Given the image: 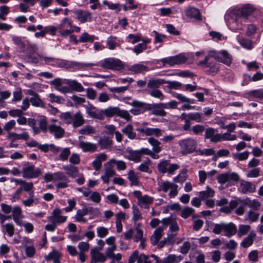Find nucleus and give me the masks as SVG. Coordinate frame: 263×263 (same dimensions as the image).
Listing matches in <instances>:
<instances>
[{
	"instance_id": "nucleus-58",
	"label": "nucleus",
	"mask_w": 263,
	"mask_h": 263,
	"mask_svg": "<svg viewBox=\"0 0 263 263\" xmlns=\"http://www.w3.org/2000/svg\"><path fill=\"white\" fill-rule=\"evenodd\" d=\"M70 154L69 148L66 147L63 148L59 155V159L62 161H66L67 160Z\"/></svg>"
},
{
	"instance_id": "nucleus-39",
	"label": "nucleus",
	"mask_w": 263,
	"mask_h": 263,
	"mask_svg": "<svg viewBox=\"0 0 263 263\" xmlns=\"http://www.w3.org/2000/svg\"><path fill=\"white\" fill-rule=\"evenodd\" d=\"M186 178L187 170L186 169H183L179 174L173 178V181L175 182L183 183L186 180Z\"/></svg>"
},
{
	"instance_id": "nucleus-63",
	"label": "nucleus",
	"mask_w": 263,
	"mask_h": 263,
	"mask_svg": "<svg viewBox=\"0 0 263 263\" xmlns=\"http://www.w3.org/2000/svg\"><path fill=\"white\" fill-rule=\"evenodd\" d=\"M13 98L12 100V102H18L22 99V92L21 88H17L16 90L13 92Z\"/></svg>"
},
{
	"instance_id": "nucleus-53",
	"label": "nucleus",
	"mask_w": 263,
	"mask_h": 263,
	"mask_svg": "<svg viewBox=\"0 0 263 263\" xmlns=\"http://www.w3.org/2000/svg\"><path fill=\"white\" fill-rule=\"evenodd\" d=\"M167 87L170 89H180L183 86L182 84L177 81H166Z\"/></svg>"
},
{
	"instance_id": "nucleus-9",
	"label": "nucleus",
	"mask_w": 263,
	"mask_h": 263,
	"mask_svg": "<svg viewBox=\"0 0 263 263\" xmlns=\"http://www.w3.org/2000/svg\"><path fill=\"white\" fill-rule=\"evenodd\" d=\"M65 88H63V93H69L72 91L81 92L82 91V87L80 83L75 80L66 79Z\"/></svg>"
},
{
	"instance_id": "nucleus-18",
	"label": "nucleus",
	"mask_w": 263,
	"mask_h": 263,
	"mask_svg": "<svg viewBox=\"0 0 263 263\" xmlns=\"http://www.w3.org/2000/svg\"><path fill=\"white\" fill-rule=\"evenodd\" d=\"M242 202L245 205L250 208L254 211H258L261 207L260 202L256 199L251 200L249 198H247L242 200Z\"/></svg>"
},
{
	"instance_id": "nucleus-14",
	"label": "nucleus",
	"mask_w": 263,
	"mask_h": 263,
	"mask_svg": "<svg viewBox=\"0 0 263 263\" xmlns=\"http://www.w3.org/2000/svg\"><path fill=\"white\" fill-rule=\"evenodd\" d=\"M147 110H151L153 115L160 117H165L166 115V112L162 110L159 103L157 104H147Z\"/></svg>"
},
{
	"instance_id": "nucleus-57",
	"label": "nucleus",
	"mask_w": 263,
	"mask_h": 263,
	"mask_svg": "<svg viewBox=\"0 0 263 263\" xmlns=\"http://www.w3.org/2000/svg\"><path fill=\"white\" fill-rule=\"evenodd\" d=\"M147 45L144 43H139L134 46L133 50L136 54H139L147 49Z\"/></svg>"
},
{
	"instance_id": "nucleus-11",
	"label": "nucleus",
	"mask_w": 263,
	"mask_h": 263,
	"mask_svg": "<svg viewBox=\"0 0 263 263\" xmlns=\"http://www.w3.org/2000/svg\"><path fill=\"white\" fill-rule=\"evenodd\" d=\"M239 190L242 194L253 193L255 192L256 186L251 182L241 180Z\"/></svg>"
},
{
	"instance_id": "nucleus-31",
	"label": "nucleus",
	"mask_w": 263,
	"mask_h": 263,
	"mask_svg": "<svg viewBox=\"0 0 263 263\" xmlns=\"http://www.w3.org/2000/svg\"><path fill=\"white\" fill-rule=\"evenodd\" d=\"M63 170L66 171V173L72 177H76L78 174V170L77 167L71 164L63 165L62 166Z\"/></svg>"
},
{
	"instance_id": "nucleus-48",
	"label": "nucleus",
	"mask_w": 263,
	"mask_h": 263,
	"mask_svg": "<svg viewBox=\"0 0 263 263\" xmlns=\"http://www.w3.org/2000/svg\"><path fill=\"white\" fill-rule=\"evenodd\" d=\"M60 117L66 124H69L72 123V116L70 112L62 113Z\"/></svg>"
},
{
	"instance_id": "nucleus-25",
	"label": "nucleus",
	"mask_w": 263,
	"mask_h": 263,
	"mask_svg": "<svg viewBox=\"0 0 263 263\" xmlns=\"http://www.w3.org/2000/svg\"><path fill=\"white\" fill-rule=\"evenodd\" d=\"M166 81L160 79H152L148 80L147 87L150 89H157L161 85L165 84Z\"/></svg>"
},
{
	"instance_id": "nucleus-51",
	"label": "nucleus",
	"mask_w": 263,
	"mask_h": 263,
	"mask_svg": "<svg viewBox=\"0 0 263 263\" xmlns=\"http://www.w3.org/2000/svg\"><path fill=\"white\" fill-rule=\"evenodd\" d=\"M248 94L250 96L261 100L263 99V89L253 90L249 91Z\"/></svg>"
},
{
	"instance_id": "nucleus-34",
	"label": "nucleus",
	"mask_w": 263,
	"mask_h": 263,
	"mask_svg": "<svg viewBox=\"0 0 263 263\" xmlns=\"http://www.w3.org/2000/svg\"><path fill=\"white\" fill-rule=\"evenodd\" d=\"M30 102L33 106L46 108L45 102L41 100L39 95H36L35 97H31Z\"/></svg>"
},
{
	"instance_id": "nucleus-15",
	"label": "nucleus",
	"mask_w": 263,
	"mask_h": 263,
	"mask_svg": "<svg viewBox=\"0 0 263 263\" xmlns=\"http://www.w3.org/2000/svg\"><path fill=\"white\" fill-rule=\"evenodd\" d=\"M48 130L50 134L54 135L55 139L62 138L65 134V130L63 128L54 124H50L48 126Z\"/></svg>"
},
{
	"instance_id": "nucleus-17",
	"label": "nucleus",
	"mask_w": 263,
	"mask_h": 263,
	"mask_svg": "<svg viewBox=\"0 0 263 263\" xmlns=\"http://www.w3.org/2000/svg\"><path fill=\"white\" fill-rule=\"evenodd\" d=\"M164 227H159L151 237V242L153 246L157 245L163 234Z\"/></svg>"
},
{
	"instance_id": "nucleus-6",
	"label": "nucleus",
	"mask_w": 263,
	"mask_h": 263,
	"mask_svg": "<svg viewBox=\"0 0 263 263\" xmlns=\"http://www.w3.org/2000/svg\"><path fill=\"white\" fill-rule=\"evenodd\" d=\"M187 58L184 53H180L175 56L163 58L161 60L163 65L168 64L171 66L175 65H179L184 63L186 62Z\"/></svg>"
},
{
	"instance_id": "nucleus-7",
	"label": "nucleus",
	"mask_w": 263,
	"mask_h": 263,
	"mask_svg": "<svg viewBox=\"0 0 263 263\" xmlns=\"http://www.w3.org/2000/svg\"><path fill=\"white\" fill-rule=\"evenodd\" d=\"M178 185L167 181H162L160 182L159 191L166 193L169 190L168 196L170 198H174L178 194Z\"/></svg>"
},
{
	"instance_id": "nucleus-56",
	"label": "nucleus",
	"mask_w": 263,
	"mask_h": 263,
	"mask_svg": "<svg viewBox=\"0 0 263 263\" xmlns=\"http://www.w3.org/2000/svg\"><path fill=\"white\" fill-rule=\"evenodd\" d=\"M7 233L9 237H12L14 235V227L13 223H8L2 226Z\"/></svg>"
},
{
	"instance_id": "nucleus-20",
	"label": "nucleus",
	"mask_w": 263,
	"mask_h": 263,
	"mask_svg": "<svg viewBox=\"0 0 263 263\" xmlns=\"http://www.w3.org/2000/svg\"><path fill=\"white\" fill-rule=\"evenodd\" d=\"M223 232L225 233V235L226 236L230 237L236 233V226L232 222H230L229 223H224Z\"/></svg>"
},
{
	"instance_id": "nucleus-2",
	"label": "nucleus",
	"mask_w": 263,
	"mask_h": 263,
	"mask_svg": "<svg viewBox=\"0 0 263 263\" xmlns=\"http://www.w3.org/2000/svg\"><path fill=\"white\" fill-rule=\"evenodd\" d=\"M209 55L214 58L216 61L228 66L231 65L233 60L232 55L226 50H211L209 52Z\"/></svg>"
},
{
	"instance_id": "nucleus-46",
	"label": "nucleus",
	"mask_w": 263,
	"mask_h": 263,
	"mask_svg": "<svg viewBox=\"0 0 263 263\" xmlns=\"http://www.w3.org/2000/svg\"><path fill=\"white\" fill-rule=\"evenodd\" d=\"M251 227L249 225L240 224L239 226L237 235L239 237H241L246 235L250 230Z\"/></svg>"
},
{
	"instance_id": "nucleus-59",
	"label": "nucleus",
	"mask_w": 263,
	"mask_h": 263,
	"mask_svg": "<svg viewBox=\"0 0 263 263\" xmlns=\"http://www.w3.org/2000/svg\"><path fill=\"white\" fill-rule=\"evenodd\" d=\"M129 86H121L118 87H110L108 90L112 92H116L119 94L124 93L128 89Z\"/></svg>"
},
{
	"instance_id": "nucleus-10",
	"label": "nucleus",
	"mask_w": 263,
	"mask_h": 263,
	"mask_svg": "<svg viewBox=\"0 0 263 263\" xmlns=\"http://www.w3.org/2000/svg\"><path fill=\"white\" fill-rule=\"evenodd\" d=\"M130 105L135 107L130 110V112L134 115H140L147 110L146 109L147 108V104L144 102L134 100L130 103Z\"/></svg>"
},
{
	"instance_id": "nucleus-4",
	"label": "nucleus",
	"mask_w": 263,
	"mask_h": 263,
	"mask_svg": "<svg viewBox=\"0 0 263 263\" xmlns=\"http://www.w3.org/2000/svg\"><path fill=\"white\" fill-rule=\"evenodd\" d=\"M180 168V166L176 163L171 164L170 160L162 159L157 164V169L162 174L167 173L172 175Z\"/></svg>"
},
{
	"instance_id": "nucleus-28",
	"label": "nucleus",
	"mask_w": 263,
	"mask_h": 263,
	"mask_svg": "<svg viewBox=\"0 0 263 263\" xmlns=\"http://www.w3.org/2000/svg\"><path fill=\"white\" fill-rule=\"evenodd\" d=\"M253 11V8L251 5L247 4L240 9V16L239 17L247 20Z\"/></svg>"
},
{
	"instance_id": "nucleus-24",
	"label": "nucleus",
	"mask_w": 263,
	"mask_h": 263,
	"mask_svg": "<svg viewBox=\"0 0 263 263\" xmlns=\"http://www.w3.org/2000/svg\"><path fill=\"white\" fill-rule=\"evenodd\" d=\"M153 200L154 198L153 197L148 195H144L141 199H139L138 204L142 208L148 209L149 205L153 203Z\"/></svg>"
},
{
	"instance_id": "nucleus-8",
	"label": "nucleus",
	"mask_w": 263,
	"mask_h": 263,
	"mask_svg": "<svg viewBox=\"0 0 263 263\" xmlns=\"http://www.w3.org/2000/svg\"><path fill=\"white\" fill-rule=\"evenodd\" d=\"M23 177L24 178H34L37 177L42 173L39 168H34L33 165L24 167L22 170Z\"/></svg>"
},
{
	"instance_id": "nucleus-54",
	"label": "nucleus",
	"mask_w": 263,
	"mask_h": 263,
	"mask_svg": "<svg viewBox=\"0 0 263 263\" xmlns=\"http://www.w3.org/2000/svg\"><path fill=\"white\" fill-rule=\"evenodd\" d=\"M148 93L152 97L159 99L161 100H162L164 98V96L161 91L157 89H154V90H149L148 91Z\"/></svg>"
},
{
	"instance_id": "nucleus-38",
	"label": "nucleus",
	"mask_w": 263,
	"mask_h": 263,
	"mask_svg": "<svg viewBox=\"0 0 263 263\" xmlns=\"http://www.w3.org/2000/svg\"><path fill=\"white\" fill-rule=\"evenodd\" d=\"M10 137L12 138L13 141L22 139L25 141L28 140L29 135L27 132H24L21 134L15 133H11L10 134Z\"/></svg>"
},
{
	"instance_id": "nucleus-1",
	"label": "nucleus",
	"mask_w": 263,
	"mask_h": 263,
	"mask_svg": "<svg viewBox=\"0 0 263 263\" xmlns=\"http://www.w3.org/2000/svg\"><path fill=\"white\" fill-rule=\"evenodd\" d=\"M180 153L182 155L192 154L196 151L198 144L195 139L189 137L179 141Z\"/></svg>"
},
{
	"instance_id": "nucleus-44",
	"label": "nucleus",
	"mask_w": 263,
	"mask_h": 263,
	"mask_svg": "<svg viewBox=\"0 0 263 263\" xmlns=\"http://www.w3.org/2000/svg\"><path fill=\"white\" fill-rule=\"evenodd\" d=\"M183 259L181 255L177 256L175 254H170L165 259L167 262L170 263L179 262Z\"/></svg>"
},
{
	"instance_id": "nucleus-43",
	"label": "nucleus",
	"mask_w": 263,
	"mask_h": 263,
	"mask_svg": "<svg viewBox=\"0 0 263 263\" xmlns=\"http://www.w3.org/2000/svg\"><path fill=\"white\" fill-rule=\"evenodd\" d=\"M12 41L15 45L19 47L22 51H24L25 50L26 46L21 37L13 36L12 37Z\"/></svg>"
},
{
	"instance_id": "nucleus-27",
	"label": "nucleus",
	"mask_w": 263,
	"mask_h": 263,
	"mask_svg": "<svg viewBox=\"0 0 263 263\" xmlns=\"http://www.w3.org/2000/svg\"><path fill=\"white\" fill-rule=\"evenodd\" d=\"M148 67L141 64H136L128 67V70L133 72L134 73L137 74L141 73L144 71H147Z\"/></svg>"
},
{
	"instance_id": "nucleus-12",
	"label": "nucleus",
	"mask_w": 263,
	"mask_h": 263,
	"mask_svg": "<svg viewBox=\"0 0 263 263\" xmlns=\"http://www.w3.org/2000/svg\"><path fill=\"white\" fill-rule=\"evenodd\" d=\"M83 196L87 200L91 201L96 203H100L101 200V197L99 193L88 189H85L83 191Z\"/></svg>"
},
{
	"instance_id": "nucleus-33",
	"label": "nucleus",
	"mask_w": 263,
	"mask_h": 263,
	"mask_svg": "<svg viewBox=\"0 0 263 263\" xmlns=\"http://www.w3.org/2000/svg\"><path fill=\"white\" fill-rule=\"evenodd\" d=\"M141 156L138 150H130L128 152L127 159L129 160L133 161L135 162H139L141 161Z\"/></svg>"
},
{
	"instance_id": "nucleus-60",
	"label": "nucleus",
	"mask_w": 263,
	"mask_h": 263,
	"mask_svg": "<svg viewBox=\"0 0 263 263\" xmlns=\"http://www.w3.org/2000/svg\"><path fill=\"white\" fill-rule=\"evenodd\" d=\"M260 168H253L248 172L247 176L249 178H257L260 175Z\"/></svg>"
},
{
	"instance_id": "nucleus-19",
	"label": "nucleus",
	"mask_w": 263,
	"mask_h": 263,
	"mask_svg": "<svg viewBox=\"0 0 263 263\" xmlns=\"http://www.w3.org/2000/svg\"><path fill=\"white\" fill-rule=\"evenodd\" d=\"M86 113L91 118L102 119V114L98 111L96 108L92 105L89 104L85 106Z\"/></svg>"
},
{
	"instance_id": "nucleus-64",
	"label": "nucleus",
	"mask_w": 263,
	"mask_h": 263,
	"mask_svg": "<svg viewBox=\"0 0 263 263\" xmlns=\"http://www.w3.org/2000/svg\"><path fill=\"white\" fill-rule=\"evenodd\" d=\"M39 127L41 129V130L46 133L48 129L46 119L45 117L41 118L39 120Z\"/></svg>"
},
{
	"instance_id": "nucleus-13",
	"label": "nucleus",
	"mask_w": 263,
	"mask_h": 263,
	"mask_svg": "<svg viewBox=\"0 0 263 263\" xmlns=\"http://www.w3.org/2000/svg\"><path fill=\"white\" fill-rule=\"evenodd\" d=\"M98 251L96 248H93L90 251L91 257V263L104 262L106 259L105 255Z\"/></svg>"
},
{
	"instance_id": "nucleus-35",
	"label": "nucleus",
	"mask_w": 263,
	"mask_h": 263,
	"mask_svg": "<svg viewBox=\"0 0 263 263\" xmlns=\"http://www.w3.org/2000/svg\"><path fill=\"white\" fill-rule=\"evenodd\" d=\"M195 212V210L189 206H185L183 209H181L179 215L184 218L187 219Z\"/></svg>"
},
{
	"instance_id": "nucleus-42",
	"label": "nucleus",
	"mask_w": 263,
	"mask_h": 263,
	"mask_svg": "<svg viewBox=\"0 0 263 263\" xmlns=\"http://www.w3.org/2000/svg\"><path fill=\"white\" fill-rule=\"evenodd\" d=\"M162 135V130L159 128L147 127V136H155L156 137H159Z\"/></svg>"
},
{
	"instance_id": "nucleus-3",
	"label": "nucleus",
	"mask_w": 263,
	"mask_h": 263,
	"mask_svg": "<svg viewBox=\"0 0 263 263\" xmlns=\"http://www.w3.org/2000/svg\"><path fill=\"white\" fill-rule=\"evenodd\" d=\"M100 66L104 69L113 71H120L124 68V63L121 60L113 58L105 59L101 62Z\"/></svg>"
},
{
	"instance_id": "nucleus-36",
	"label": "nucleus",
	"mask_w": 263,
	"mask_h": 263,
	"mask_svg": "<svg viewBox=\"0 0 263 263\" xmlns=\"http://www.w3.org/2000/svg\"><path fill=\"white\" fill-rule=\"evenodd\" d=\"M72 123L74 127H78L82 125V115L80 111L76 113L72 116Z\"/></svg>"
},
{
	"instance_id": "nucleus-49",
	"label": "nucleus",
	"mask_w": 263,
	"mask_h": 263,
	"mask_svg": "<svg viewBox=\"0 0 263 263\" xmlns=\"http://www.w3.org/2000/svg\"><path fill=\"white\" fill-rule=\"evenodd\" d=\"M174 97H175L176 98H177L178 100H179L180 102H182V103H185V102L189 103H194V100L189 99L181 93H176L174 95Z\"/></svg>"
},
{
	"instance_id": "nucleus-22",
	"label": "nucleus",
	"mask_w": 263,
	"mask_h": 263,
	"mask_svg": "<svg viewBox=\"0 0 263 263\" xmlns=\"http://www.w3.org/2000/svg\"><path fill=\"white\" fill-rule=\"evenodd\" d=\"M256 236V233L254 231L250 232L248 236L245 237L240 243L241 247L247 248L252 246Z\"/></svg>"
},
{
	"instance_id": "nucleus-61",
	"label": "nucleus",
	"mask_w": 263,
	"mask_h": 263,
	"mask_svg": "<svg viewBox=\"0 0 263 263\" xmlns=\"http://www.w3.org/2000/svg\"><path fill=\"white\" fill-rule=\"evenodd\" d=\"M96 129L91 125H85L83 126V135H91L96 133Z\"/></svg>"
},
{
	"instance_id": "nucleus-26",
	"label": "nucleus",
	"mask_w": 263,
	"mask_h": 263,
	"mask_svg": "<svg viewBox=\"0 0 263 263\" xmlns=\"http://www.w3.org/2000/svg\"><path fill=\"white\" fill-rule=\"evenodd\" d=\"M61 254L55 250H53L45 256V259L47 261L52 260L53 263H60Z\"/></svg>"
},
{
	"instance_id": "nucleus-47",
	"label": "nucleus",
	"mask_w": 263,
	"mask_h": 263,
	"mask_svg": "<svg viewBox=\"0 0 263 263\" xmlns=\"http://www.w3.org/2000/svg\"><path fill=\"white\" fill-rule=\"evenodd\" d=\"M150 163L151 161L149 160L147 161H144L138 166V169L143 172L151 173L152 171L149 166Z\"/></svg>"
},
{
	"instance_id": "nucleus-40",
	"label": "nucleus",
	"mask_w": 263,
	"mask_h": 263,
	"mask_svg": "<svg viewBox=\"0 0 263 263\" xmlns=\"http://www.w3.org/2000/svg\"><path fill=\"white\" fill-rule=\"evenodd\" d=\"M118 111H119V107H109L103 110H102V112L108 117H111L115 115H117Z\"/></svg>"
},
{
	"instance_id": "nucleus-50",
	"label": "nucleus",
	"mask_w": 263,
	"mask_h": 263,
	"mask_svg": "<svg viewBox=\"0 0 263 263\" xmlns=\"http://www.w3.org/2000/svg\"><path fill=\"white\" fill-rule=\"evenodd\" d=\"M99 144L100 145L102 148H106L109 146H110L112 144V140L108 137H105L101 138L99 140Z\"/></svg>"
},
{
	"instance_id": "nucleus-21",
	"label": "nucleus",
	"mask_w": 263,
	"mask_h": 263,
	"mask_svg": "<svg viewBox=\"0 0 263 263\" xmlns=\"http://www.w3.org/2000/svg\"><path fill=\"white\" fill-rule=\"evenodd\" d=\"M185 15L191 18H194L196 20H202V16L198 9L194 7H190L185 11Z\"/></svg>"
},
{
	"instance_id": "nucleus-32",
	"label": "nucleus",
	"mask_w": 263,
	"mask_h": 263,
	"mask_svg": "<svg viewBox=\"0 0 263 263\" xmlns=\"http://www.w3.org/2000/svg\"><path fill=\"white\" fill-rule=\"evenodd\" d=\"M215 191L209 186H207L205 191L199 192V197L202 200L207 199L209 197H213Z\"/></svg>"
},
{
	"instance_id": "nucleus-5",
	"label": "nucleus",
	"mask_w": 263,
	"mask_h": 263,
	"mask_svg": "<svg viewBox=\"0 0 263 263\" xmlns=\"http://www.w3.org/2000/svg\"><path fill=\"white\" fill-rule=\"evenodd\" d=\"M210 58H211V56H209L208 53V55L203 60L199 62L198 65L204 69L206 68L205 71L207 74H215L219 70V64L214 62H209Z\"/></svg>"
},
{
	"instance_id": "nucleus-37",
	"label": "nucleus",
	"mask_w": 263,
	"mask_h": 263,
	"mask_svg": "<svg viewBox=\"0 0 263 263\" xmlns=\"http://www.w3.org/2000/svg\"><path fill=\"white\" fill-rule=\"evenodd\" d=\"M128 179L130 182V185L138 186L140 181L133 170H130L128 173Z\"/></svg>"
},
{
	"instance_id": "nucleus-16",
	"label": "nucleus",
	"mask_w": 263,
	"mask_h": 263,
	"mask_svg": "<svg viewBox=\"0 0 263 263\" xmlns=\"http://www.w3.org/2000/svg\"><path fill=\"white\" fill-rule=\"evenodd\" d=\"M215 130L211 127H209L206 129L205 132V138L210 139L211 141L213 142H217L221 141V135L216 134L215 135Z\"/></svg>"
},
{
	"instance_id": "nucleus-52",
	"label": "nucleus",
	"mask_w": 263,
	"mask_h": 263,
	"mask_svg": "<svg viewBox=\"0 0 263 263\" xmlns=\"http://www.w3.org/2000/svg\"><path fill=\"white\" fill-rule=\"evenodd\" d=\"M174 236L172 234L168 235L167 238H164L158 245L159 248L163 247L166 243L172 244L174 241L173 239Z\"/></svg>"
},
{
	"instance_id": "nucleus-30",
	"label": "nucleus",
	"mask_w": 263,
	"mask_h": 263,
	"mask_svg": "<svg viewBox=\"0 0 263 263\" xmlns=\"http://www.w3.org/2000/svg\"><path fill=\"white\" fill-rule=\"evenodd\" d=\"M65 81H66V79L57 78L51 81L50 84L54 86L56 90L63 92L62 89L63 88H65L66 86H63V85H66Z\"/></svg>"
},
{
	"instance_id": "nucleus-23",
	"label": "nucleus",
	"mask_w": 263,
	"mask_h": 263,
	"mask_svg": "<svg viewBox=\"0 0 263 263\" xmlns=\"http://www.w3.org/2000/svg\"><path fill=\"white\" fill-rule=\"evenodd\" d=\"M148 142L153 147V152L156 154L160 153L162 150V146H161V142L157 139L150 137L147 139Z\"/></svg>"
},
{
	"instance_id": "nucleus-41",
	"label": "nucleus",
	"mask_w": 263,
	"mask_h": 263,
	"mask_svg": "<svg viewBox=\"0 0 263 263\" xmlns=\"http://www.w3.org/2000/svg\"><path fill=\"white\" fill-rule=\"evenodd\" d=\"M97 146L96 144L83 142V152L93 153L96 151Z\"/></svg>"
},
{
	"instance_id": "nucleus-45",
	"label": "nucleus",
	"mask_w": 263,
	"mask_h": 263,
	"mask_svg": "<svg viewBox=\"0 0 263 263\" xmlns=\"http://www.w3.org/2000/svg\"><path fill=\"white\" fill-rule=\"evenodd\" d=\"M133 217H132V220L136 222L139 220L142 219L143 217L142 216L140 212V211L139 210L138 208L136 206H133Z\"/></svg>"
},
{
	"instance_id": "nucleus-62",
	"label": "nucleus",
	"mask_w": 263,
	"mask_h": 263,
	"mask_svg": "<svg viewBox=\"0 0 263 263\" xmlns=\"http://www.w3.org/2000/svg\"><path fill=\"white\" fill-rule=\"evenodd\" d=\"M153 33L155 34V38L154 41V43L155 44L158 43H162L166 37L165 35L159 33L157 31H154Z\"/></svg>"
},
{
	"instance_id": "nucleus-55",
	"label": "nucleus",
	"mask_w": 263,
	"mask_h": 263,
	"mask_svg": "<svg viewBox=\"0 0 263 263\" xmlns=\"http://www.w3.org/2000/svg\"><path fill=\"white\" fill-rule=\"evenodd\" d=\"M247 218L252 222H255L258 220L259 216V214L251 210L248 211L247 214Z\"/></svg>"
},
{
	"instance_id": "nucleus-29",
	"label": "nucleus",
	"mask_w": 263,
	"mask_h": 263,
	"mask_svg": "<svg viewBox=\"0 0 263 263\" xmlns=\"http://www.w3.org/2000/svg\"><path fill=\"white\" fill-rule=\"evenodd\" d=\"M122 132L130 139H134L136 137V133L134 132L133 126L130 124H127L122 128Z\"/></svg>"
}]
</instances>
